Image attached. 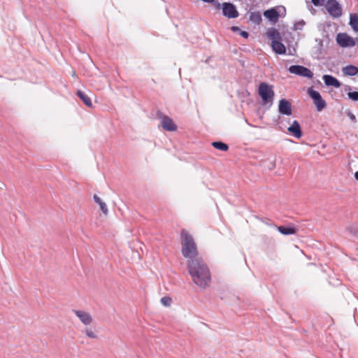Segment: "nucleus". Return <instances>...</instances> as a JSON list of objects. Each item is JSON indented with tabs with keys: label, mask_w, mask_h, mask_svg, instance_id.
<instances>
[{
	"label": "nucleus",
	"mask_w": 358,
	"mask_h": 358,
	"mask_svg": "<svg viewBox=\"0 0 358 358\" xmlns=\"http://www.w3.org/2000/svg\"><path fill=\"white\" fill-rule=\"evenodd\" d=\"M188 272L193 282L202 289L209 287L211 275L208 266L201 259L187 262Z\"/></svg>",
	"instance_id": "obj_1"
},
{
	"label": "nucleus",
	"mask_w": 358,
	"mask_h": 358,
	"mask_svg": "<svg viewBox=\"0 0 358 358\" xmlns=\"http://www.w3.org/2000/svg\"><path fill=\"white\" fill-rule=\"evenodd\" d=\"M182 244V255L187 258V261L192 259H201L198 257L199 252L196 244L191 234L186 230L182 229L180 234Z\"/></svg>",
	"instance_id": "obj_2"
},
{
	"label": "nucleus",
	"mask_w": 358,
	"mask_h": 358,
	"mask_svg": "<svg viewBox=\"0 0 358 358\" xmlns=\"http://www.w3.org/2000/svg\"><path fill=\"white\" fill-rule=\"evenodd\" d=\"M73 313L85 327L83 332L86 337L90 339H97L99 337L97 331L94 328L90 327L94 322L92 315L89 312L83 310H73Z\"/></svg>",
	"instance_id": "obj_3"
},
{
	"label": "nucleus",
	"mask_w": 358,
	"mask_h": 358,
	"mask_svg": "<svg viewBox=\"0 0 358 358\" xmlns=\"http://www.w3.org/2000/svg\"><path fill=\"white\" fill-rule=\"evenodd\" d=\"M258 93L264 104L270 103L271 105L273 103L275 92L272 85L266 83H261L259 86Z\"/></svg>",
	"instance_id": "obj_4"
},
{
	"label": "nucleus",
	"mask_w": 358,
	"mask_h": 358,
	"mask_svg": "<svg viewBox=\"0 0 358 358\" xmlns=\"http://www.w3.org/2000/svg\"><path fill=\"white\" fill-rule=\"evenodd\" d=\"M324 7L332 17L338 18L342 15V7L336 0H328Z\"/></svg>",
	"instance_id": "obj_5"
},
{
	"label": "nucleus",
	"mask_w": 358,
	"mask_h": 358,
	"mask_svg": "<svg viewBox=\"0 0 358 358\" xmlns=\"http://www.w3.org/2000/svg\"><path fill=\"white\" fill-rule=\"evenodd\" d=\"M308 94L313 99L314 104L315 105L318 111L322 110L326 107V102L322 98L320 94L313 90L312 87L308 89Z\"/></svg>",
	"instance_id": "obj_6"
},
{
	"label": "nucleus",
	"mask_w": 358,
	"mask_h": 358,
	"mask_svg": "<svg viewBox=\"0 0 358 358\" xmlns=\"http://www.w3.org/2000/svg\"><path fill=\"white\" fill-rule=\"evenodd\" d=\"M338 44L342 48H351L355 45V39L346 33H340L336 36Z\"/></svg>",
	"instance_id": "obj_7"
},
{
	"label": "nucleus",
	"mask_w": 358,
	"mask_h": 358,
	"mask_svg": "<svg viewBox=\"0 0 358 358\" xmlns=\"http://www.w3.org/2000/svg\"><path fill=\"white\" fill-rule=\"evenodd\" d=\"M289 71L291 73L299 75L308 78L313 77V72L308 68L299 65H293L289 68Z\"/></svg>",
	"instance_id": "obj_8"
},
{
	"label": "nucleus",
	"mask_w": 358,
	"mask_h": 358,
	"mask_svg": "<svg viewBox=\"0 0 358 358\" xmlns=\"http://www.w3.org/2000/svg\"><path fill=\"white\" fill-rule=\"evenodd\" d=\"M222 8L223 15L228 18H236L238 16L236 6L231 3H224Z\"/></svg>",
	"instance_id": "obj_9"
},
{
	"label": "nucleus",
	"mask_w": 358,
	"mask_h": 358,
	"mask_svg": "<svg viewBox=\"0 0 358 358\" xmlns=\"http://www.w3.org/2000/svg\"><path fill=\"white\" fill-rule=\"evenodd\" d=\"M159 119L161 126L164 130L168 131H175L177 130L178 127L171 117L166 115H162L159 117Z\"/></svg>",
	"instance_id": "obj_10"
},
{
	"label": "nucleus",
	"mask_w": 358,
	"mask_h": 358,
	"mask_svg": "<svg viewBox=\"0 0 358 358\" xmlns=\"http://www.w3.org/2000/svg\"><path fill=\"white\" fill-rule=\"evenodd\" d=\"M278 111L282 115H291L292 114L291 103L287 99H280L278 104Z\"/></svg>",
	"instance_id": "obj_11"
},
{
	"label": "nucleus",
	"mask_w": 358,
	"mask_h": 358,
	"mask_svg": "<svg viewBox=\"0 0 358 358\" xmlns=\"http://www.w3.org/2000/svg\"><path fill=\"white\" fill-rule=\"evenodd\" d=\"M288 131L296 138L302 136L301 126L298 121L294 120L292 124L287 128Z\"/></svg>",
	"instance_id": "obj_12"
},
{
	"label": "nucleus",
	"mask_w": 358,
	"mask_h": 358,
	"mask_svg": "<svg viewBox=\"0 0 358 358\" xmlns=\"http://www.w3.org/2000/svg\"><path fill=\"white\" fill-rule=\"evenodd\" d=\"M322 79L327 86H332L338 88L341 85L340 81L332 76L324 75Z\"/></svg>",
	"instance_id": "obj_13"
},
{
	"label": "nucleus",
	"mask_w": 358,
	"mask_h": 358,
	"mask_svg": "<svg viewBox=\"0 0 358 358\" xmlns=\"http://www.w3.org/2000/svg\"><path fill=\"white\" fill-rule=\"evenodd\" d=\"M264 15L273 22H276L279 18V13L275 8H271L266 10Z\"/></svg>",
	"instance_id": "obj_14"
},
{
	"label": "nucleus",
	"mask_w": 358,
	"mask_h": 358,
	"mask_svg": "<svg viewBox=\"0 0 358 358\" xmlns=\"http://www.w3.org/2000/svg\"><path fill=\"white\" fill-rule=\"evenodd\" d=\"M271 47L273 50L276 53L279 55H283L286 52L285 46L283 43L279 41H273V43H271Z\"/></svg>",
	"instance_id": "obj_15"
},
{
	"label": "nucleus",
	"mask_w": 358,
	"mask_h": 358,
	"mask_svg": "<svg viewBox=\"0 0 358 358\" xmlns=\"http://www.w3.org/2000/svg\"><path fill=\"white\" fill-rule=\"evenodd\" d=\"M342 71L345 76H352L358 73V68L353 65H348L342 69Z\"/></svg>",
	"instance_id": "obj_16"
},
{
	"label": "nucleus",
	"mask_w": 358,
	"mask_h": 358,
	"mask_svg": "<svg viewBox=\"0 0 358 358\" xmlns=\"http://www.w3.org/2000/svg\"><path fill=\"white\" fill-rule=\"evenodd\" d=\"M77 95L80 97V99L84 102V103L87 107L92 108L93 106L91 99L84 92H83L81 90H78L77 92Z\"/></svg>",
	"instance_id": "obj_17"
},
{
	"label": "nucleus",
	"mask_w": 358,
	"mask_h": 358,
	"mask_svg": "<svg viewBox=\"0 0 358 358\" xmlns=\"http://www.w3.org/2000/svg\"><path fill=\"white\" fill-rule=\"evenodd\" d=\"M268 37L273 41H279L281 40V36L279 31L275 29H272L267 32Z\"/></svg>",
	"instance_id": "obj_18"
},
{
	"label": "nucleus",
	"mask_w": 358,
	"mask_h": 358,
	"mask_svg": "<svg viewBox=\"0 0 358 358\" xmlns=\"http://www.w3.org/2000/svg\"><path fill=\"white\" fill-rule=\"evenodd\" d=\"M94 201L99 206L102 213L106 215L108 213V208H107V206L105 202H103L101 199L97 195L94 194Z\"/></svg>",
	"instance_id": "obj_19"
},
{
	"label": "nucleus",
	"mask_w": 358,
	"mask_h": 358,
	"mask_svg": "<svg viewBox=\"0 0 358 358\" xmlns=\"http://www.w3.org/2000/svg\"><path fill=\"white\" fill-rule=\"evenodd\" d=\"M350 24L355 31H358V14H351L350 17Z\"/></svg>",
	"instance_id": "obj_20"
},
{
	"label": "nucleus",
	"mask_w": 358,
	"mask_h": 358,
	"mask_svg": "<svg viewBox=\"0 0 358 358\" xmlns=\"http://www.w3.org/2000/svg\"><path fill=\"white\" fill-rule=\"evenodd\" d=\"M278 230L284 235L294 234L296 232L295 229L293 227H285L282 226L278 227Z\"/></svg>",
	"instance_id": "obj_21"
},
{
	"label": "nucleus",
	"mask_w": 358,
	"mask_h": 358,
	"mask_svg": "<svg viewBox=\"0 0 358 358\" xmlns=\"http://www.w3.org/2000/svg\"><path fill=\"white\" fill-rule=\"evenodd\" d=\"M212 145L218 150H220L222 151H227L229 149L228 145L222 142H213L212 143Z\"/></svg>",
	"instance_id": "obj_22"
},
{
	"label": "nucleus",
	"mask_w": 358,
	"mask_h": 358,
	"mask_svg": "<svg viewBox=\"0 0 358 358\" xmlns=\"http://www.w3.org/2000/svg\"><path fill=\"white\" fill-rule=\"evenodd\" d=\"M250 20L255 23H259L262 20L261 15L259 13H252Z\"/></svg>",
	"instance_id": "obj_23"
},
{
	"label": "nucleus",
	"mask_w": 358,
	"mask_h": 358,
	"mask_svg": "<svg viewBox=\"0 0 358 358\" xmlns=\"http://www.w3.org/2000/svg\"><path fill=\"white\" fill-rule=\"evenodd\" d=\"M161 303L166 307H169L171 306L172 299L169 296H164L160 300Z\"/></svg>",
	"instance_id": "obj_24"
},
{
	"label": "nucleus",
	"mask_w": 358,
	"mask_h": 358,
	"mask_svg": "<svg viewBox=\"0 0 358 358\" xmlns=\"http://www.w3.org/2000/svg\"><path fill=\"white\" fill-rule=\"evenodd\" d=\"M348 96L352 101H358V92H349Z\"/></svg>",
	"instance_id": "obj_25"
},
{
	"label": "nucleus",
	"mask_w": 358,
	"mask_h": 358,
	"mask_svg": "<svg viewBox=\"0 0 358 358\" xmlns=\"http://www.w3.org/2000/svg\"><path fill=\"white\" fill-rule=\"evenodd\" d=\"M304 24H305V22L303 20H300V21L297 22L296 23H295L294 29L296 30L301 29L303 28V27L304 26Z\"/></svg>",
	"instance_id": "obj_26"
},
{
	"label": "nucleus",
	"mask_w": 358,
	"mask_h": 358,
	"mask_svg": "<svg viewBox=\"0 0 358 358\" xmlns=\"http://www.w3.org/2000/svg\"><path fill=\"white\" fill-rule=\"evenodd\" d=\"M239 34H240L241 36H243V37H244V38H247L248 37V33L247 31H241H241H239Z\"/></svg>",
	"instance_id": "obj_27"
},
{
	"label": "nucleus",
	"mask_w": 358,
	"mask_h": 358,
	"mask_svg": "<svg viewBox=\"0 0 358 358\" xmlns=\"http://www.w3.org/2000/svg\"><path fill=\"white\" fill-rule=\"evenodd\" d=\"M231 31H233L234 32H238L241 31V29H239V27H236V26H233L231 27Z\"/></svg>",
	"instance_id": "obj_28"
},
{
	"label": "nucleus",
	"mask_w": 358,
	"mask_h": 358,
	"mask_svg": "<svg viewBox=\"0 0 358 358\" xmlns=\"http://www.w3.org/2000/svg\"><path fill=\"white\" fill-rule=\"evenodd\" d=\"M349 117L353 122H356V117L355 115H353L352 113H350Z\"/></svg>",
	"instance_id": "obj_29"
},
{
	"label": "nucleus",
	"mask_w": 358,
	"mask_h": 358,
	"mask_svg": "<svg viewBox=\"0 0 358 358\" xmlns=\"http://www.w3.org/2000/svg\"><path fill=\"white\" fill-rule=\"evenodd\" d=\"M355 178L357 180H358V171L355 173Z\"/></svg>",
	"instance_id": "obj_30"
},
{
	"label": "nucleus",
	"mask_w": 358,
	"mask_h": 358,
	"mask_svg": "<svg viewBox=\"0 0 358 358\" xmlns=\"http://www.w3.org/2000/svg\"><path fill=\"white\" fill-rule=\"evenodd\" d=\"M355 234H358V230L357 229H355V231H353Z\"/></svg>",
	"instance_id": "obj_31"
},
{
	"label": "nucleus",
	"mask_w": 358,
	"mask_h": 358,
	"mask_svg": "<svg viewBox=\"0 0 358 358\" xmlns=\"http://www.w3.org/2000/svg\"><path fill=\"white\" fill-rule=\"evenodd\" d=\"M351 229H352V227H348V229L349 231H350V230H351Z\"/></svg>",
	"instance_id": "obj_32"
}]
</instances>
